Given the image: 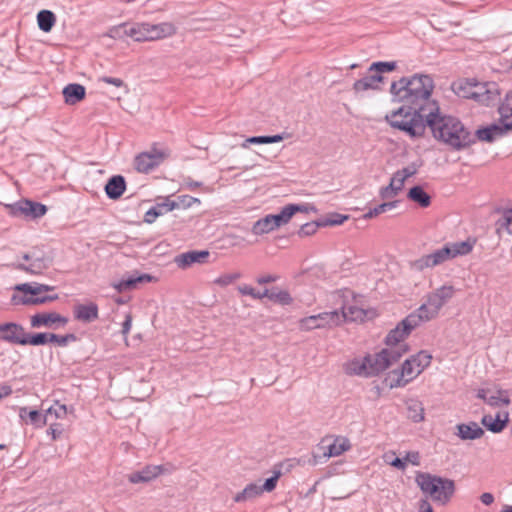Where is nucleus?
I'll use <instances>...</instances> for the list:
<instances>
[{
    "label": "nucleus",
    "instance_id": "obj_1",
    "mask_svg": "<svg viewBox=\"0 0 512 512\" xmlns=\"http://www.w3.org/2000/svg\"><path fill=\"white\" fill-rule=\"evenodd\" d=\"M433 89V79L424 74L392 82V100L402 106L387 114L385 120L411 138L422 137L429 127L433 137L450 149L469 148L475 143V137L458 118L440 114L438 103L431 99Z\"/></svg>",
    "mask_w": 512,
    "mask_h": 512
},
{
    "label": "nucleus",
    "instance_id": "obj_2",
    "mask_svg": "<svg viewBox=\"0 0 512 512\" xmlns=\"http://www.w3.org/2000/svg\"><path fill=\"white\" fill-rule=\"evenodd\" d=\"M474 244L475 240L470 239L460 242L447 243L442 248L435 250L430 254L423 255L419 259L412 261L410 264L411 268L416 271H423L426 268H433L457 256L469 254L472 251Z\"/></svg>",
    "mask_w": 512,
    "mask_h": 512
},
{
    "label": "nucleus",
    "instance_id": "obj_3",
    "mask_svg": "<svg viewBox=\"0 0 512 512\" xmlns=\"http://www.w3.org/2000/svg\"><path fill=\"white\" fill-rule=\"evenodd\" d=\"M431 359L426 351H420L406 359L401 369L389 372L385 382L390 388L404 387L430 365Z\"/></svg>",
    "mask_w": 512,
    "mask_h": 512
},
{
    "label": "nucleus",
    "instance_id": "obj_4",
    "mask_svg": "<svg viewBox=\"0 0 512 512\" xmlns=\"http://www.w3.org/2000/svg\"><path fill=\"white\" fill-rule=\"evenodd\" d=\"M415 481L424 494L443 505L447 504L455 493V482L452 479L419 472Z\"/></svg>",
    "mask_w": 512,
    "mask_h": 512
},
{
    "label": "nucleus",
    "instance_id": "obj_5",
    "mask_svg": "<svg viewBox=\"0 0 512 512\" xmlns=\"http://www.w3.org/2000/svg\"><path fill=\"white\" fill-rule=\"evenodd\" d=\"M408 350V345H401L396 348H384L378 353L365 356L370 376L378 375L388 369L399 361Z\"/></svg>",
    "mask_w": 512,
    "mask_h": 512
},
{
    "label": "nucleus",
    "instance_id": "obj_6",
    "mask_svg": "<svg viewBox=\"0 0 512 512\" xmlns=\"http://www.w3.org/2000/svg\"><path fill=\"white\" fill-rule=\"evenodd\" d=\"M341 324L340 313L337 310L311 315L300 320V329L309 331L326 326H336Z\"/></svg>",
    "mask_w": 512,
    "mask_h": 512
},
{
    "label": "nucleus",
    "instance_id": "obj_7",
    "mask_svg": "<svg viewBox=\"0 0 512 512\" xmlns=\"http://www.w3.org/2000/svg\"><path fill=\"white\" fill-rule=\"evenodd\" d=\"M167 153L156 148L138 154L134 159V167L140 173H149L158 167L167 157Z\"/></svg>",
    "mask_w": 512,
    "mask_h": 512
},
{
    "label": "nucleus",
    "instance_id": "obj_8",
    "mask_svg": "<svg viewBox=\"0 0 512 512\" xmlns=\"http://www.w3.org/2000/svg\"><path fill=\"white\" fill-rule=\"evenodd\" d=\"M8 207L10 209V214L15 217L24 216L36 219L44 216L47 212V207L45 205L31 200H21Z\"/></svg>",
    "mask_w": 512,
    "mask_h": 512
},
{
    "label": "nucleus",
    "instance_id": "obj_9",
    "mask_svg": "<svg viewBox=\"0 0 512 512\" xmlns=\"http://www.w3.org/2000/svg\"><path fill=\"white\" fill-rule=\"evenodd\" d=\"M0 339L13 344L25 345L27 333L17 323L8 322L0 324Z\"/></svg>",
    "mask_w": 512,
    "mask_h": 512
},
{
    "label": "nucleus",
    "instance_id": "obj_10",
    "mask_svg": "<svg viewBox=\"0 0 512 512\" xmlns=\"http://www.w3.org/2000/svg\"><path fill=\"white\" fill-rule=\"evenodd\" d=\"M68 319L56 312L37 313L31 317V326L33 328L47 327L56 329L65 326Z\"/></svg>",
    "mask_w": 512,
    "mask_h": 512
},
{
    "label": "nucleus",
    "instance_id": "obj_11",
    "mask_svg": "<svg viewBox=\"0 0 512 512\" xmlns=\"http://www.w3.org/2000/svg\"><path fill=\"white\" fill-rule=\"evenodd\" d=\"M166 472L167 469L163 465H146L141 470L130 473L128 481L132 484L148 483Z\"/></svg>",
    "mask_w": 512,
    "mask_h": 512
},
{
    "label": "nucleus",
    "instance_id": "obj_12",
    "mask_svg": "<svg viewBox=\"0 0 512 512\" xmlns=\"http://www.w3.org/2000/svg\"><path fill=\"white\" fill-rule=\"evenodd\" d=\"M416 327H410L404 318L394 329H392L386 336L385 343L386 348H396L401 345H408L404 342V339L414 330Z\"/></svg>",
    "mask_w": 512,
    "mask_h": 512
},
{
    "label": "nucleus",
    "instance_id": "obj_13",
    "mask_svg": "<svg viewBox=\"0 0 512 512\" xmlns=\"http://www.w3.org/2000/svg\"><path fill=\"white\" fill-rule=\"evenodd\" d=\"M209 256L210 253L207 250H191L177 255L174 259V262L177 264L179 268L186 269L196 263H207Z\"/></svg>",
    "mask_w": 512,
    "mask_h": 512
},
{
    "label": "nucleus",
    "instance_id": "obj_14",
    "mask_svg": "<svg viewBox=\"0 0 512 512\" xmlns=\"http://www.w3.org/2000/svg\"><path fill=\"white\" fill-rule=\"evenodd\" d=\"M437 315V311H434V309L429 306V303L425 301L417 310L406 317V322L410 327H418L421 323L430 321Z\"/></svg>",
    "mask_w": 512,
    "mask_h": 512
},
{
    "label": "nucleus",
    "instance_id": "obj_15",
    "mask_svg": "<svg viewBox=\"0 0 512 512\" xmlns=\"http://www.w3.org/2000/svg\"><path fill=\"white\" fill-rule=\"evenodd\" d=\"M177 27L172 22H161L158 24L148 23L149 41H157L174 36Z\"/></svg>",
    "mask_w": 512,
    "mask_h": 512
},
{
    "label": "nucleus",
    "instance_id": "obj_16",
    "mask_svg": "<svg viewBox=\"0 0 512 512\" xmlns=\"http://www.w3.org/2000/svg\"><path fill=\"white\" fill-rule=\"evenodd\" d=\"M309 210H315L314 207H309L307 205H298V204H289L282 208L279 214H272L273 223L275 227L278 228L289 222L291 217L296 212H305L307 213Z\"/></svg>",
    "mask_w": 512,
    "mask_h": 512
},
{
    "label": "nucleus",
    "instance_id": "obj_17",
    "mask_svg": "<svg viewBox=\"0 0 512 512\" xmlns=\"http://www.w3.org/2000/svg\"><path fill=\"white\" fill-rule=\"evenodd\" d=\"M488 87L487 83H470L467 82V86L463 87L462 84H459L457 87V93L464 98H472L480 103V101H485L484 94L485 90Z\"/></svg>",
    "mask_w": 512,
    "mask_h": 512
},
{
    "label": "nucleus",
    "instance_id": "obj_18",
    "mask_svg": "<svg viewBox=\"0 0 512 512\" xmlns=\"http://www.w3.org/2000/svg\"><path fill=\"white\" fill-rule=\"evenodd\" d=\"M74 317L75 319L90 323L98 319V306L94 302L88 304H77L74 306Z\"/></svg>",
    "mask_w": 512,
    "mask_h": 512
},
{
    "label": "nucleus",
    "instance_id": "obj_19",
    "mask_svg": "<svg viewBox=\"0 0 512 512\" xmlns=\"http://www.w3.org/2000/svg\"><path fill=\"white\" fill-rule=\"evenodd\" d=\"M384 81V77L380 74L374 73L364 76L353 84L355 93H360L367 90H380V83Z\"/></svg>",
    "mask_w": 512,
    "mask_h": 512
},
{
    "label": "nucleus",
    "instance_id": "obj_20",
    "mask_svg": "<svg viewBox=\"0 0 512 512\" xmlns=\"http://www.w3.org/2000/svg\"><path fill=\"white\" fill-rule=\"evenodd\" d=\"M105 193L109 199H119L126 190V181L122 175H114L105 185Z\"/></svg>",
    "mask_w": 512,
    "mask_h": 512
},
{
    "label": "nucleus",
    "instance_id": "obj_21",
    "mask_svg": "<svg viewBox=\"0 0 512 512\" xmlns=\"http://www.w3.org/2000/svg\"><path fill=\"white\" fill-rule=\"evenodd\" d=\"M455 433L461 440H475L484 435V430L476 422L461 423L456 425Z\"/></svg>",
    "mask_w": 512,
    "mask_h": 512
},
{
    "label": "nucleus",
    "instance_id": "obj_22",
    "mask_svg": "<svg viewBox=\"0 0 512 512\" xmlns=\"http://www.w3.org/2000/svg\"><path fill=\"white\" fill-rule=\"evenodd\" d=\"M153 280V276L150 274H141L138 276L131 275L126 279H122L117 283L113 284V287L119 292L130 291L137 288L138 284L148 283Z\"/></svg>",
    "mask_w": 512,
    "mask_h": 512
},
{
    "label": "nucleus",
    "instance_id": "obj_23",
    "mask_svg": "<svg viewBox=\"0 0 512 512\" xmlns=\"http://www.w3.org/2000/svg\"><path fill=\"white\" fill-rule=\"evenodd\" d=\"M62 93L65 103L68 105H74L85 98L86 90L83 85L72 83L65 86Z\"/></svg>",
    "mask_w": 512,
    "mask_h": 512
},
{
    "label": "nucleus",
    "instance_id": "obj_24",
    "mask_svg": "<svg viewBox=\"0 0 512 512\" xmlns=\"http://www.w3.org/2000/svg\"><path fill=\"white\" fill-rule=\"evenodd\" d=\"M506 131L502 129L499 124H492L488 127L477 129L475 132V140L478 139L483 142H493L496 138L502 137Z\"/></svg>",
    "mask_w": 512,
    "mask_h": 512
},
{
    "label": "nucleus",
    "instance_id": "obj_25",
    "mask_svg": "<svg viewBox=\"0 0 512 512\" xmlns=\"http://www.w3.org/2000/svg\"><path fill=\"white\" fill-rule=\"evenodd\" d=\"M512 92L506 95V100L499 107L500 126L506 132L512 130Z\"/></svg>",
    "mask_w": 512,
    "mask_h": 512
},
{
    "label": "nucleus",
    "instance_id": "obj_26",
    "mask_svg": "<svg viewBox=\"0 0 512 512\" xmlns=\"http://www.w3.org/2000/svg\"><path fill=\"white\" fill-rule=\"evenodd\" d=\"M323 449V457L330 458L341 455L350 448V443L346 438H336L332 443L321 446Z\"/></svg>",
    "mask_w": 512,
    "mask_h": 512
},
{
    "label": "nucleus",
    "instance_id": "obj_27",
    "mask_svg": "<svg viewBox=\"0 0 512 512\" xmlns=\"http://www.w3.org/2000/svg\"><path fill=\"white\" fill-rule=\"evenodd\" d=\"M509 421V414L506 412L504 419L500 418V414H497L495 418L491 415L483 416L481 423L491 432L500 433L504 430Z\"/></svg>",
    "mask_w": 512,
    "mask_h": 512
},
{
    "label": "nucleus",
    "instance_id": "obj_28",
    "mask_svg": "<svg viewBox=\"0 0 512 512\" xmlns=\"http://www.w3.org/2000/svg\"><path fill=\"white\" fill-rule=\"evenodd\" d=\"M58 299V295H46V296H38L32 295L31 297L26 296H18L14 294L11 298V302L13 304H24V305H39L47 302H52Z\"/></svg>",
    "mask_w": 512,
    "mask_h": 512
},
{
    "label": "nucleus",
    "instance_id": "obj_29",
    "mask_svg": "<svg viewBox=\"0 0 512 512\" xmlns=\"http://www.w3.org/2000/svg\"><path fill=\"white\" fill-rule=\"evenodd\" d=\"M407 197L417 203L420 207L426 208L431 204L430 195L421 186L412 187L407 194Z\"/></svg>",
    "mask_w": 512,
    "mask_h": 512
},
{
    "label": "nucleus",
    "instance_id": "obj_30",
    "mask_svg": "<svg viewBox=\"0 0 512 512\" xmlns=\"http://www.w3.org/2000/svg\"><path fill=\"white\" fill-rule=\"evenodd\" d=\"M496 233L501 237L502 232L512 235V209H505L495 222Z\"/></svg>",
    "mask_w": 512,
    "mask_h": 512
},
{
    "label": "nucleus",
    "instance_id": "obj_31",
    "mask_svg": "<svg viewBox=\"0 0 512 512\" xmlns=\"http://www.w3.org/2000/svg\"><path fill=\"white\" fill-rule=\"evenodd\" d=\"M407 417L415 423L424 420V407L419 400L410 399L406 402Z\"/></svg>",
    "mask_w": 512,
    "mask_h": 512
},
{
    "label": "nucleus",
    "instance_id": "obj_32",
    "mask_svg": "<svg viewBox=\"0 0 512 512\" xmlns=\"http://www.w3.org/2000/svg\"><path fill=\"white\" fill-rule=\"evenodd\" d=\"M148 22L134 23L129 26L128 37L136 42H147L148 39Z\"/></svg>",
    "mask_w": 512,
    "mask_h": 512
},
{
    "label": "nucleus",
    "instance_id": "obj_33",
    "mask_svg": "<svg viewBox=\"0 0 512 512\" xmlns=\"http://www.w3.org/2000/svg\"><path fill=\"white\" fill-rule=\"evenodd\" d=\"M263 493V489L256 483L248 484L241 492L237 493L234 497V501L237 503L245 502L247 500L254 499Z\"/></svg>",
    "mask_w": 512,
    "mask_h": 512
},
{
    "label": "nucleus",
    "instance_id": "obj_34",
    "mask_svg": "<svg viewBox=\"0 0 512 512\" xmlns=\"http://www.w3.org/2000/svg\"><path fill=\"white\" fill-rule=\"evenodd\" d=\"M16 291L24 292L31 295H39L42 292L54 290V286L40 284V283H23L14 287Z\"/></svg>",
    "mask_w": 512,
    "mask_h": 512
},
{
    "label": "nucleus",
    "instance_id": "obj_35",
    "mask_svg": "<svg viewBox=\"0 0 512 512\" xmlns=\"http://www.w3.org/2000/svg\"><path fill=\"white\" fill-rule=\"evenodd\" d=\"M56 22V17L54 13L50 10H41L37 14V23L39 26V29L43 32H50L52 28L54 27Z\"/></svg>",
    "mask_w": 512,
    "mask_h": 512
},
{
    "label": "nucleus",
    "instance_id": "obj_36",
    "mask_svg": "<svg viewBox=\"0 0 512 512\" xmlns=\"http://www.w3.org/2000/svg\"><path fill=\"white\" fill-rule=\"evenodd\" d=\"M346 373L350 375H359V376H365L370 377V373L368 371V365L366 362V357H364L362 360L355 359L351 362H349L346 365Z\"/></svg>",
    "mask_w": 512,
    "mask_h": 512
},
{
    "label": "nucleus",
    "instance_id": "obj_37",
    "mask_svg": "<svg viewBox=\"0 0 512 512\" xmlns=\"http://www.w3.org/2000/svg\"><path fill=\"white\" fill-rule=\"evenodd\" d=\"M262 295L269 300L282 305H290L293 302L291 295L285 290L276 291L275 289H265L262 292Z\"/></svg>",
    "mask_w": 512,
    "mask_h": 512
},
{
    "label": "nucleus",
    "instance_id": "obj_38",
    "mask_svg": "<svg viewBox=\"0 0 512 512\" xmlns=\"http://www.w3.org/2000/svg\"><path fill=\"white\" fill-rule=\"evenodd\" d=\"M275 229L276 227L275 224L273 223L272 214H269L254 223L252 227V232L255 235H263Z\"/></svg>",
    "mask_w": 512,
    "mask_h": 512
},
{
    "label": "nucleus",
    "instance_id": "obj_39",
    "mask_svg": "<svg viewBox=\"0 0 512 512\" xmlns=\"http://www.w3.org/2000/svg\"><path fill=\"white\" fill-rule=\"evenodd\" d=\"M341 323L348 321H363L366 317V312L357 306H348L342 309L340 313Z\"/></svg>",
    "mask_w": 512,
    "mask_h": 512
},
{
    "label": "nucleus",
    "instance_id": "obj_40",
    "mask_svg": "<svg viewBox=\"0 0 512 512\" xmlns=\"http://www.w3.org/2000/svg\"><path fill=\"white\" fill-rule=\"evenodd\" d=\"M19 416L22 419H26V417L29 418L31 424L42 427L47 423V415L42 416L41 413L37 410H31L29 411L28 408L22 407L19 412Z\"/></svg>",
    "mask_w": 512,
    "mask_h": 512
},
{
    "label": "nucleus",
    "instance_id": "obj_41",
    "mask_svg": "<svg viewBox=\"0 0 512 512\" xmlns=\"http://www.w3.org/2000/svg\"><path fill=\"white\" fill-rule=\"evenodd\" d=\"M398 203H399V201H397V200L382 203L372 209H369V211L363 215V219H365V220L371 219V218L376 217L382 213H385V212L395 208L398 205Z\"/></svg>",
    "mask_w": 512,
    "mask_h": 512
},
{
    "label": "nucleus",
    "instance_id": "obj_42",
    "mask_svg": "<svg viewBox=\"0 0 512 512\" xmlns=\"http://www.w3.org/2000/svg\"><path fill=\"white\" fill-rule=\"evenodd\" d=\"M483 98L486 100L480 101V103L483 105H486V106L492 105L498 100L499 91H498V87H497L496 83L488 82V87L485 90V94H484Z\"/></svg>",
    "mask_w": 512,
    "mask_h": 512
},
{
    "label": "nucleus",
    "instance_id": "obj_43",
    "mask_svg": "<svg viewBox=\"0 0 512 512\" xmlns=\"http://www.w3.org/2000/svg\"><path fill=\"white\" fill-rule=\"evenodd\" d=\"M50 334L51 333H37V334H29L27 333V338L25 345H33V346H39V345H45L50 342Z\"/></svg>",
    "mask_w": 512,
    "mask_h": 512
},
{
    "label": "nucleus",
    "instance_id": "obj_44",
    "mask_svg": "<svg viewBox=\"0 0 512 512\" xmlns=\"http://www.w3.org/2000/svg\"><path fill=\"white\" fill-rule=\"evenodd\" d=\"M396 69V62H374L370 65L368 71L375 72L377 74L391 72Z\"/></svg>",
    "mask_w": 512,
    "mask_h": 512
},
{
    "label": "nucleus",
    "instance_id": "obj_45",
    "mask_svg": "<svg viewBox=\"0 0 512 512\" xmlns=\"http://www.w3.org/2000/svg\"><path fill=\"white\" fill-rule=\"evenodd\" d=\"M242 277V274L240 272H234V273H227L219 276L214 280V283L216 285H219L221 287H226L232 283H234L236 280L240 279Z\"/></svg>",
    "mask_w": 512,
    "mask_h": 512
},
{
    "label": "nucleus",
    "instance_id": "obj_46",
    "mask_svg": "<svg viewBox=\"0 0 512 512\" xmlns=\"http://www.w3.org/2000/svg\"><path fill=\"white\" fill-rule=\"evenodd\" d=\"M435 294L440 299L443 305H445L455 294V288L453 286H442L436 289Z\"/></svg>",
    "mask_w": 512,
    "mask_h": 512
},
{
    "label": "nucleus",
    "instance_id": "obj_47",
    "mask_svg": "<svg viewBox=\"0 0 512 512\" xmlns=\"http://www.w3.org/2000/svg\"><path fill=\"white\" fill-rule=\"evenodd\" d=\"M128 30L129 26L127 24H121L110 28L107 36L113 39H124L128 37Z\"/></svg>",
    "mask_w": 512,
    "mask_h": 512
},
{
    "label": "nucleus",
    "instance_id": "obj_48",
    "mask_svg": "<svg viewBox=\"0 0 512 512\" xmlns=\"http://www.w3.org/2000/svg\"><path fill=\"white\" fill-rule=\"evenodd\" d=\"M319 227H323L321 221H314L302 225L298 231L300 237L311 236L315 234Z\"/></svg>",
    "mask_w": 512,
    "mask_h": 512
},
{
    "label": "nucleus",
    "instance_id": "obj_49",
    "mask_svg": "<svg viewBox=\"0 0 512 512\" xmlns=\"http://www.w3.org/2000/svg\"><path fill=\"white\" fill-rule=\"evenodd\" d=\"M281 475H282L281 470L277 469L275 467V469L273 470V476L268 478V479H266L264 484L262 486H260V488L263 489V492L264 491H266V492L273 491L276 488L278 479L281 477Z\"/></svg>",
    "mask_w": 512,
    "mask_h": 512
},
{
    "label": "nucleus",
    "instance_id": "obj_50",
    "mask_svg": "<svg viewBox=\"0 0 512 512\" xmlns=\"http://www.w3.org/2000/svg\"><path fill=\"white\" fill-rule=\"evenodd\" d=\"M76 335L75 334H66V335H57V334H50V342L56 343L58 346L64 347L68 344L70 341H75Z\"/></svg>",
    "mask_w": 512,
    "mask_h": 512
},
{
    "label": "nucleus",
    "instance_id": "obj_51",
    "mask_svg": "<svg viewBox=\"0 0 512 512\" xmlns=\"http://www.w3.org/2000/svg\"><path fill=\"white\" fill-rule=\"evenodd\" d=\"M20 269L31 273V274H39L41 271L46 268V265L41 259H35L33 262H31L28 266L20 265Z\"/></svg>",
    "mask_w": 512,
    "mask_h": 512
},
{
    "label": "nucleus",
    "instance_id": "obj_52",
    "mask_svg": "<svg viewBox=\"0 0 512 512\" xmlns=\"http://www.w3.org/2000/svg\"><path fill=\"white\" fill-rule=\"evenodd\" d=\"M195 203L200 204V200L190 195H181L175 200L177 208H190Z\"/></svg>",
    "mask_w": 512,
    "mask_h": 512
},
{
    "label": "nucleus",
    "instance_id": "obj_53",
    "mask_svg": "<svg viewBox=\"0 0 512 512\" xmlns=\"http://www.w3.org/2000/svg\"><path fill=\"white\" fill-rule=\"evenodd\" d=\"M348 219L347 215H342L338 213H334L327 217L324 220H321V224L323 227L325 226H334V225H341L344 223L345 220Z\"/></svg>",
    "mask_w": 512,
    "mask_h": 512
},
{
    "label": "nucleus",
    "instance_id": "obj_54",
    "mask_svg": "<svg viewBox=\"0 0 512 512\" xmlns=\"http://www.w3.org/2000/svg\"><path fill=\"white\" fill-rule=\"evenodd\" d=\"M510 403V399L508 397H503L502 392L498 391L496 395H490L487 398V404L493 407H499L501 405H508Z\"/></svg>",
    "mask_w": 512,
    "mask_h": 512
},
{
    "label": "nucleus",
    "instance_id": "obj_55",
    "mask_svg": "<svg viewBox=\"0 0 512 512\" xmlns=\"http://www.w3.org/2000/svg\"><path fill=\"white\" fill-rule=\"evenodd\" d=\"M52 414H54L56 418H62L63 416H65L67 414L66 405L56 403L54 406H51L50 408L47 409L45 415H47V418H48Z\"/></svg>",
    "mask_w": 512,
    "mask_h": 512
},
{
    "label": "nucleus",
    "instance_id": "obj_56",
    "mask_svg": "<svg viewBox=\"0 0 512 512\" xmlns=\"http://www.w3.org/2000/svg\"><path fill=\"white\" fill-rule=\"evenodd\" d=\"M238 291L242 295H249L254 299H263L264 295H262V292L256 291L253 287L249 285H241L238 286Z\"/></svg>",
    "mask_w": 512,
    "mask_h": 512
},
{
    "label": "nucleus",
    "instance_id": "obj_57",
    "mask_svg": "<svg viewBox=\"0 0 512 512\" xmlns=\"http://www.w3.org/2000/svg\"><path fill=\"white\" fill-rule=\"evenodd\" d=\"M405 181L406 179L397 171L393 174L389 184L393 187L394 190L400 192L404 187Z\"/></svg>",
    "mask_w": 512,
    "mask_h": 512
},
{
    "label": "nucleus",
    "instance_id": "obj_58",
    "mask_svg": "<svg viewBox=\"0 0 512 512\" xmlns=\"http://www.w3.org/2000/svg\"><path fill=\"white\" fill-rule=\"evenodd\" d=\"M426 301L434 311H437V313H439L440 309L444 306L434 291L427 296Z\"/></svg>",
    "mask_w": 512,
    "mask_h": 512
},
{
    "label": "nucleus",
    "instance_id": "obj_59",
    "mask_svg": "<svg viewBox=\"0 0 512 512\" xmlns=\"http://www.w3.org/2000/svg\"><path fill=\"white\" fill-rule=\"evenodd\" d=\"M249 144H268V136L249 137L241 144V147L247 148Z\"/></svg>",
    "mask_w": 512,
    "mask_h": 512
},
{
    "label": "nucleus",
    "instance_id": "obj_60",
    "mask_svg": "<svg viewBox=\"0 0 512 512\" xmlns=\"http://www.w3.org/2000/svg\"><path fill=\"white\" fill-rule=\"evenodd\" d=\"M159 210H162L163 213L172 211L177 208V205L175 204V200H170L169 198H166L163 202L157 203L155 206Z\"/></svg>",
    "mask_w": 512,
    "mask_h": 512
},
{
    "label": "nucleus",
    "instance_id": "obj_61",
    "mask_svg": "<svg viewBox=\"0 0 512 512\" xmlns=\"http://www.w3.org/2000/svg\"><path fill=\"white\" fill-rule=\"evenodd\" d=\"M163 214V211L162 210H159L158 211V208H156L155 206L152 207L151 209H149L146 213H145V216H144V221L146 223H153L156 218L160 215Z\"/></svg>",
    "mask_w": 512,
    "mask_h": 512
},
{
    "label": "nucleus",
    "instance_id": "obj_62",
    "mask_svg": "<svg viewBox=\"0 0 512 512\" xmlns=\"http://www.w3.org/2000/svg\"><path fill=\"white\" fill-rule=\"evenodd\" d=\"M405 463H411L412 465H420V454L418 451H409L404 457Z\"/></svg>",
    "mask_w": 512,
    "mask_h": 512
},
{
    "label": "nucleus",
    "instance_id": "obj_63",
    "mask_svg": "<svg viewBox=\"0 0 512 512\" xmlns=\"http://www.w3.org/2000/svg\"><path fill=\"white\" fill-rule=\"evenodd\" d=\"M398 193L399 192L394 190L390 184L385 187H382L380 190V196L382 199H391L395 197Z\"/></svg>",
    "mask_w": 512,
    "mask_h": 512
},
{
    "label": "nucleus",
    "instance_id": "obj_64",
    "mask_svg": "<svg viewBox=\"0 0 512 512\" xmlns=\"http://www.w3.org/2000/svg\"><path fill=\"white\" fill-rule=\"evenodd\" d=\"M278 279H279V276L269 274V275H263V276L258 277L256 279V282L259 285H264V284L276 282Z\"/></svg>",
    "mask_w": 512,
    "mask_h": 512
}]
</instances>
